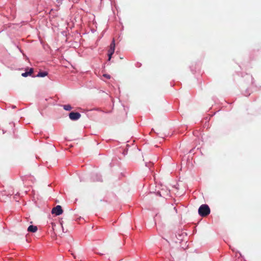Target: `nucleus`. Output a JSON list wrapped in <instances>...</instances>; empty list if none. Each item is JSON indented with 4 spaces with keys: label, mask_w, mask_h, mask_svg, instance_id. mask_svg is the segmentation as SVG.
<instances>
[{
    "label": "nucleus",
    "mask_w": 261,
    "mask_h": 261,
    "mask_svg": "<svg viewBox=\"0 0 261 261\" xmlns=\"http://www.w3.org/2000/svg\"><path fill=\"white\" fill-rule=\"evenodd\" d=\"M103 76L105 77L106 78L108 79H110L111 76L109 74H104L103 75Z\"/></svg>",
    "instance_id": "obj_9"
},
{
    "label": "nucleus",
    "mask_w": 261,
    "mask_h": 261,
    "mask_svg": "<svg viewBox=\"0 0 261 261\" xmlns=\"http://www.w3.org/2000/svg\"><path fill=\"white\" fill-rule=\"evenodd\" d=\"M47 75V72H39L38 74L36 75L37 77H44Z\"/></svg>",
    "instance_id": "obj_7"
},
{
    "label": "nucleus",
    "mask_w": 261,
    "mask_h": 261,
    "mask_svg": "<svg viewBox=\"0 0 261 261\" xmlns=\"http://www.w3.org/2000/svg\"><path fill=\"white\" fill-rule=\"evenodd\" d=\"M63 210L61 206L58 205L52 209V214H55L56 216H59L63 213Z\"/></svg>",
    "instance_id": "obj_3"
},
{
    "label": "nucleus",
    "mask_w": 261,
    "mask_h": 261,
    "mask_svg": "<svg viewBox=\"0 0 261 261\" xmlns=\"http://www.w3.org/2000/svg\"><path fill=\"white\" fill-rule=\"evenodd\" d=\"M38 228L36 226L30 225L28 228V231L31 232H35L37 231Z\"/></svg>",
    "instance_id": "obj_6"
},
{
    "label": "nucleus",
    "mask_w": 261,
    "mask_h": 261,
    "mask_svg": "<svg viewBox=\"0 0 261 261\" xmlns=\"http://www.w3.org/2000/svg\"><path fill=\"white\" fill-rule=\"evenodd\" d=\"M81 115L80 113L78 112H72L69 113V118L72 120H76L80 119L81 117Z\"/></svg>",
    "instance_id": "obj_4"
},
{
    "label": "nucleus",
    "mask_w": 261,
    "mask_h": 261,
    "mask_svg": "<svg viewBox=\"0 0 261 261\" xmlns=\"http://www.w3.org/2000/svg\"><path fill=\"white\" fill-rule=\"evenodd\" d=\"M12 108H15V106H12Z\"/></svg>",
    "instance_id": "obj_10"
},
{
    "label": "nucleus",
    "mask_w": 261,
    "mask_h": 261,
    "mask_svg": "<svg viewBox=\"0 0 261 261\" xmlns=\"http://www.w3.org/2000/svg\"><path fill=\"white\" fill-rule=\"evenodd\" d=\"M210 212V208L207 204H202L198 209V214L202 217L207 216Z\"/></svg>",
    "instance_id": "obj_1"
},
{
    "label": "nucleus",
    "mask_w": 261,
    "mask_h": 261,
    "mask_svg": "<svg viewBox=\"0 0 261 261\" xmlns=\"http://www.w3.org/2000/svg\"><path fill=\"white\" fill-rule=\"evenodd\" d=\"M63 108L66 111H70L72 108L70 105H65L63 106Z\"/></svg>",
    "instance_id": "obj_8"
},
{
    "label": "nucleus",
    "mask_w": 261,
    "mask_h": 261,
    "mask_svg": "<svg viewBox=\"0 0 261 261\" xmlns=\"http://www.w3.org/2000/svg\"><path fill=\"white\" fill-rule=\"evenodd\" d=\"M34 72V69L33 68H30L29 69V71H26L24 73H22L21 74V75L23 77H27L28 76H31L32 75V74Z\"/></svg>",
    "instance_id": "obj_5"
},
{
    "label": "nucleus",
    "mask_w": 261,
    "mask_h": 261,
    "mask_svg": "<svg viewBox=\"0 0 261 261\" xmlns=\"http://www.w3.org/2000/svg\"><path fill=\"white\" fill-rule=\"evenodd\" d=\"M115 49V43L114 39H113L112 43L110 45V48L108 50V60L110 61L112 58V55L114 54Z\"/></svg>",
    "instance_id": "obj_2"
}]
</instances>
